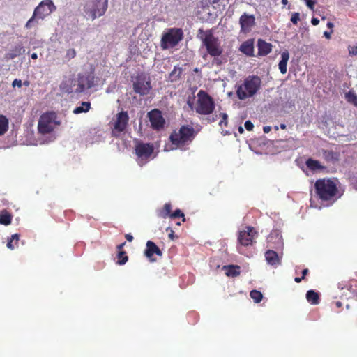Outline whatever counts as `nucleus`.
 I'll return each mask as SVG.
<instances>
[{
    "mask_svg": "<svg viewBox=\"0 0 357 357\" xmlns=\"http://www.w3.org/2000/svg\"><path fill=\"white\" fill-rule=\"evenodd\" d=\"M197 38L201 40L202 46L206 48L207 54L213 58V66H220L227 61L225 58L221 57L223 48L219 38L213 35L212 29L204 31L199 29Z\"/></svg>",
    "mask_w": 357,
    "mask_h": 357,
    "instance_id": "nucleus-1",
    "label": "nucleus"
},
{
    "mask_svg": "<svg viewBox=\"0 0 357 357\" xmlns=\"http://www.w3.org/2000/svg\"><path fill=\"white\" fill-rule=\"evenodd\" d=\"M195 135L194 128L189 125L181 126L178 130H174L169 137L172 149H183L192 142Z\"/></svg>",
    "mask_w": 357,
    "mask_h": 357,
    "instance_id": "nucleus-2",
    "label": "nucleus"
},
{
    "mask_svg": "<svg viewBox=\"0 0 357 357\" xmlns=\"http://www.w3.org/2000/svg\"><path fill=\"white\" fill-rule=\"evenodd\" d=\"M261 80L257 75H249L236 89V96L240 100H245L255 95L261 87Z\"/></svg>",
    "mask_w": 357,
    "mask_h": 357,
    "instance_id": "nucleus-3",
    "label": "nucleus"
},
{
    "mask_svg": "<svg viewBox=\"0 0 357 357\" xmlns=\"http://www.w3.org/2000/svg\"><path fill=\"white\" fill-rule=\"evenodd\" d=\"M317 196L321 201H329L335 197L337 192L336 184L330 179H319L314 183Z\"/></svg>",
    "mask_w": 357,
    "mask_h": 357,
    "instance_id": "nucleus-4",
    "label": "nucleus"
},
{
    "mask_svg": "<svg viewBox=\"0 0 357 357\" xmlns=\"http://www.w3.org/2000/svg\"><path fill=\"white\" fill-rule=\"evenodd\" d=\"M108 8V0H86L83 6L86 16L92 20L105 15Z\"/></svg>",
    "mask_w": 357,
    "mask_h": 357,
    "instance_id": "nucleus-5",
    "label": "nucleus"
},
{
    "mask_svg": "<svg viewBox=\"0 0 357 357\" xmlns=\"http://www.w3.org/2000/svg\"><path fill=\"white\" fill-rule=\"evenodd\" d=\"M195 109L197 114L209 115L215 109L214 100L207 92L200 90L197 93V100Z\"/></svg>",
    "mask_w": 357,
    "mask_h": 357,
    "instance_id": "nucleus-6",
    "label": "nucleus"
},
{
    "mask_svg": "<svg viewBox=\"0 0 357 357\" xmlns=\"http://www.w3.org/2000/svg\"><path fill=\"white\" fill-rule=\"evenodd\" d=\"M55 10L56 6L52 0L42 1L35 8L32 17L26 22L25 27L27 29L31 28L36 19L43 20L46 16L50 15Z\"/></svg>",
    "mask_w": 357,
    "mask_h": 357,
    "instance_id": "nucleus-7",
    "label": "nucleus"
},
{
    "mask_svg": "<svg viewBox=\"0 0 357 357\" xmlns=\"http://www.w3.org/2000/svg\"><path fill=\"white\" fill-rule=\"evenodd\" d=\"M183 38V31L180 28H171L165 33L161 38L162 50L174 47Z\"/></svg>",
    "mask_w": 357,
    "mask_h": 357,
    "instance_id": "nucleus-8",
    "label": "nucleus"
},
{
    "mask_svg": "<svg viewBox=\"0 0 357 357\" xmlns=\"http://www.w3.org/2000/svg\"><path fill=\"white\" fill-rule=\"evenodd\" d=\"M57 115L54 112H49L43 114L38 121V130L43 135L52 132L55 125H59L60 122L56 121Z\"/></svg>",
    "mask_w": 357,
    "mask_h": 357,
    "instance_id": "nucleus-9",
    "label": "nucleus"
},
{
    "mask_svg": "<svg viewBox=\"0 0 357 357\" xmlns=\"http://www.w3.org/2000/svg\"><path fill=\"white\" fill-rule=\"evenodd\" d=\"M133 91L141 96L148 95L151 89V79L144 73L138 74L132 80Z\"/></svg>",
    "mask_w": 357,
    "mask_h": 357,
    "instance_id": "nucleus-10",
    "label": "nucleus"
},
{
    "mask_svg": "<svg viewBox=\"0 0 357 357\" xmlns=\"http://www.w3.org/2000/svg\"><path fill=\"white\" fill-rule=\"evenodd\" d=\"M135 151L137 156V162L142 166L153 153V146L149 143L139 142L136 144Z\"/></svg>",
    "mask_w": 357,
    "mask_h": 357,
    "instance_id": "nucleus-11",
    "label": "nucleus"
},
{
    "mask_svg": "<svg viewBox=\"0 0 357 357\" xmlns=\"http://www.w3.org/2000/svg\"><path fill=\"white\" fill-rule=\"evenodd\" d=\"M257 236V232L252 227H247L246 229L239 231L238 241L243 246H249L252 244L254 238Z\"/></svg>",
    "mask_w": 357,
    "mask_h": 357,
    "instance_id": "nucleus-12",
    "label": "nucleus"
},
{
    "mask_svg": "<svg viewBox=\"0 0 357 357\" xmlns=\"http://www.w3.org/2000/svg\"><path fill=\"white\" fill-rule=\"evenodd\" d=\"M148 117L153 130H160L164 128L165 120L159 109H154L149 112Z\"/></svg>",
    "mask_w": 357,
    "mask_h": 357,
    "instance_id": "nucleus-13",
    "label": "nucleus"
},
{
    "mask_svg": "<svg viewBox=\"0 0 357 357\" xmlns=\"http://www.w3.org/2000/svg\"><path fill=\"white\" fill-rule=\"evenodd\" d=\"M129 121V116L127 112H121L116 114V119L114 122L113 127V135H115V132L118 133L123 132L128 124Z\"/></svg>",
    "mask_w": 357,
    "mask_h": 357,
    "instance_id": "nucleus-14",
    "label": "nucleus"
},
{
    "mask_svg": "<svg viewBox=\"0 0 357 357\" xmlns=\"http://www.w3.org/2000/svg\"><path fill=\"white\" fill-rule=\"evenodd\" d=\"M241 31L248 33L255 24V17L253 15H248L244 13L239 18Z\"/></svg>",
    "mask_w": 357,
    "mask_h": 357,
    "instance_id": "nucleus-15",
    "label": "nucleus"
},
{
    "mask_svg": "<svg viewBox=\"0 0 357 357\" xmlns=\"http://www.w3.org/2000/svg\"><path fill=\"white\" fill-rule=\"evenodd\" d=\"M154 254L158 256H162V252L154 242L151 241H148L146 244L144 255L149 259V260L151 262H154L156 260L155 258L153 257Z\"/></svg>",
    "mask_w": 357,
    "mask_h": 357,
    "instance_id": "nucleus-16",
    "label": "nucleus"
},
{
    "mask_svg": "<svg viewBox=\"0 0 357 357\" xmlns=\"http://www.w3.org/2000/svg\"><path fill=\"white\" fill-rule=\"evenodd\" d=\"M321 155L324 160L331 165H335L340 160V153L331 149H322Z\"/></svg>",
    "mask_w": 357,
    "mask_h": 357,
    "instance_id": "nucleus-17",
    "label": "nucleus"
},
{
    "mask_svg": "<svg viewBox=\"0 0 357 357\" xmlns=\"http://www.w3.org/2000/svg\"><path fill=\"white\" fill-rule=\"evenodd\" d=\"M258 55L264 56L268 55L272 50V45L262 39L257 41Z\"/></svg>",
    "mask_w": 357,
    "mask_h": 357,
    "instance_id": "nucleus-18",
    "label": "nucleus"
},
{
    "mask_svg": "<svg viewBox=\"0 0 357 357\" xmlns=\"http://www.w3.org/2000/svg\"><path fill=\"white\" fill-rule=\"evenodd\" d=\"M239 50L248 56H254V40L252 39L247 40L243 42L240 47Z\"/></svg>",
    "mask_w": 357,
    "mask_h": 357,
    "instance_id": "nucleus-19",
    "label": "nucleus"
},
{
    "mask_svg": "<svg viewBox=\"0 0 357 357\" xmlns=\"http://www.w3.org/2000/svg\"><path fill=\"white\" fill-rule=\"evenodd\" d=\"M93 86V78L90 76H79L78 77V89L77 91L82 92L86 88L90 89Z\"/></svg>",
    "mask_w": 357,
    "mask_h": 357,
    "instance_id": "nucleus-20",
    "label": "nucleus"
},
{
    "mask_svg": "<svg viewBox=\"0 0 357 357\" xmlns=\"http://www.w3.org/2000/svg\"><path fill=\"white\" fill-rule=\"evenodd\" d=\"M265 258L267 263L271 266L280 264V259L278 253L272 250H268L265 252Z\"/></svg>",
    "mask_w": 357,
    "mask_h": 357,
    "instance_id": "nucleus-21",
    "label": "nucleus"
},
{
    "mask_svg": "<svg viewBox=\"0 0 357 357\" xmlns=\"http://www.w3.org/2000/svg\"><path fill=\"white\" fill-rule=\"evenodd\" d=\"M289 59V54L287 50L281 54V60L279 62L278 67L282 74H285L287 71V66Z\"/></svg>",
    "mask_w": 357,
    "mask_h": 357,
    "instance_id": "nucleus-22",
    "label": "nucleus"
},
{
    "mask_svg": "<svg viewBox=\"0 0 357 357\" xmlns=\"http://www.w3.org/2000/svg\"><path fill=\"white\" fill-rule=\"evenodd\" d=\"M171 214H172V205L170 203L165 204V205L163 206L162 208H161L157 211L158 216L161 218H167V217L170 218Z\"/></svg>",
    "mask_w": 357,
    "mask_h": 357,
    "instance_id": "nucleus-23",
    "label": "nucleus"
},
{
    "mask_svg": "<svg viewBox=\"0 0 357 357\" xmlns=\"http://www.w3.org/2000/svg\"><path fill=\"white\" fill-rule=\"evenodd\" d=\"M307 301L312 305H317L319 303V294L314 290H309L306 294Z\"/></svg>",
    "mask_w": 357,
    "mask_h": 357,
    "instance_id": "nucleus-24",
    "label": "nucleus"
},
{
    "mask_svg": "<svg viewBox=\"0 0 357 357\" xmlns=\"http://www.w3.org/2000/svg\"><path fill=\"white\" fill-rule=\"evenodd\" d=\"M13 219V215L6 210H2L0 211V224L3 225H9Z\"/></svg>",
    "mask_w": 357,
    "mask_h": 357,
    "instance_id": "nucleus-25",
    "label": "nucleus"
},
{
    "mask_svg": "<svg viewBox=\"0 0 357 357\" xmlns=\"http://www.w3.org/2000/svg\"><path fill=\"white\" fill-rule=\"evenodd\" d=\"M22 47L21 45L15 46L9 52L5 54V59L8 61L13 59L22 54Z\"/></svg>",
    "mask_w": 357,
    "mask_h": 357,
    "instance_id": "nucleus-26",
    "label": "nucleus"
},
{
    "mask_svg": "<svg viewBox=\"0 0 357 357\" xmlns=\"http://www.w3.org/2000/svg\"><path fill=\"white\" fill-rule=\"evenodd\" d=\"M305 165L307 167L312 171L319 170L324 168V167L320 164L319 161L313 160L312 158L307 159L305 162Z\"/></svg>",
    "mask_w": 357,
    "mask_h": 357,
    "instance_id": "nucleus-27",
    "label": "nucleus"
},
{
    "mask_svg": "<svg viewBox=\"0 0 357 357\" xmlns=\"http://www.w3.org/2000/svg\"><path fill=\"white\" fill-rule=\"evenodd\" d=\"M183 73V69L178 66H174L173 70L169 73V79L173 82L178 81L181 78V75Z\"/></svg>",
    "mask_w": 357,
    "mask_h": 357,
    "instance_id": "nucleus-28",
    "label": "nucleus"
},
{
    "mask_svg": "<svg viewBox=\"0 0 357 357\" xmlns=\"http://www.w3.org/2000/svg\"><path fill=\"white\" fill-rule=\"evenodd\" d=\"M224 268L227 269L226 275L229 277H236L240 274V267L238 266H225Z\"/></svg>",
    "mask_w": 357,
    "mask_h": 357,
    "instance_id": "nucleus-29",
    "label": "nucleus"
},
{
    "mask_svg": "<svg viewBox=\"0 0 357 357\" xmlns=\"http://www.w3.org/2000/svg\"><path fill=\"white\" fill-rule=\"evenodd\" d=\"M9 121L8 118L0 114V136L4 135L8 129Z\"/></svg>",
    "mask_w": 357,
    "mask_h": 357,
    "instance_id": "nucleus-30",
    "label": "nucleus"
},
{
    "mask_svg": "<svg viewBox=\"0 0 357 357\" xmlns=\"http://www.w3.org/2000/svg\"><path fill=\"white\" fill-rule=\"evenodd\" d=\"M91 109V103L89 102H83L81 106L77 107L73 109L75 114H78L82 112H87Z\"/></svg>",
    "mask_w": 357,
    "mask_h": 357,
    "instance_id": "nucleus-31",
    "label": "nucleus"
},
{
    "mask_svg": "<svg viewBox=\"0 0 357 357\" xmlns=\"http://www.w3.org/2000/svg\"><path fill=\"white\" fill-rule=\"evenodd\" d=\"M20 239V235L17 234H15L11 236L10 238L8 241L7 247L10 250H13L15 248L17 247L18 241Z\"/></svg>",
    "mask_w": 357,
    "mask_h": 357,
    "instance_id": "nucleus-32",
    "label": "nucleus"
},
{
    "mask_svg": "<svg viewBox=\"0 0 357 357\" xmlns=\"http://www.w3.org/2000/svg\"><path fill=\"white\" fill-rule=\"evenodd\" d=\"M345 98L348 102L357 106V95L354 91H349V92L346 93Z\"/></svg>",
    "mask_w": 357,
    "mask_h": 357,
    "instance_id": "nucleus-33",
    "label": "nucleus"
},
{
    "mask_svg": "<svg viewBox=\"0 0 357 357\" xmlns=\"http://www.w3.org/2000/svg\"><path fill=\"white\" fill-rule=\"evenodd\" d=\"M117 259L118 264L123 265L128 261V257L125 251H119L117 255Z\"/></svg>",
    "mask_w": 357,
    "mask_h": 357,
    "instance_id": "nucleus-34",
    "label": "nucleus"
},
{
    "mask_svg": "<svg viewBox=\"0 0 357 357\" xmlns=\"http://www.w3.org/2000/svg\"><path fill=\"white\" fill-rule=\"evenodd\" d=\"M250 296L256 303H259L263 298L261 292L257 290H252L250 293Z\"/></svg>",
    "mask_w": 357,
    "mask_h": 357,
    "instance_id": "nucleus-35",
    "label": "nucleus"
},
{
    "mask_svg": "<svg viewBox=\"0 0 357 357\" xmlns=\"http://www.w3.org/2000/svg\"><path fill=\"white\" fill-rule=\"evenodd\" d=\"M180 217L183 218V220H182L183 222L185 221L184 213L180 209H176L174 212L172 213V214L170 215V218H172V219L180 218Z\"/></svg>",
    "mask_w": 357,
    "mask_h": 357,
    "instance_id": "nucleus-36",
    "label": "nucleus"
},
{
    "mask_svg": "<svg viewBox=\"0 0 357 357\" xmlns=\"http://www.w3.org/2000/svg\"><path fill=\"white\" fill-rule=\"evenodd\" d=\"M220 116H221L222 119L220 120L219 124L222 127L223 126H227L228 124V116L226 113H220Z\"/></svg>",
    "mask_w": 357,
    "mask_h": 357,
    "instance_id": "nucleus-37",
    "label": "nucleus"
},
{
    "mask_svg": "<svg viewBox=\"0 0 357 357\" xmlns=\"http://www.w3.org/2000/svg\"><path fill=\"white\" fill-rule=\"evenodd\" d=\"M290 20L294 25H297L298 22L300 21V13L297 12L293 13Z\"/></svg>",
    "mask_w": 357,
    "mask_h": 357,
    "instance_id": "nucleus-38",
    "label": "nucleus"
},
{
    "mask_svg": "<svg viewBox=\"0 0 357 357\" xmlns=\"http://www.w3.org/2000/svg\"><path fill=\"white\" fill-rule=\"evenodd\" d=\"M349 54L350 56H356L357 55V43L354 46H349Z\"/></svg>",
    "mask_w": 357,
    "mask_h": 357,
    "instance_id": "nucleus-39",
    "label": "nucleus"
},
{
    "mask_svg": "<svg viewBox=\"0 0 357 357\" xmlns=\"http://www.w3.org/2000/svg\"><path fill=\"white\" fill-rule=\"evenodd\" d=\"M66 56L69 59H73V58L75 57V56H76V51L74 49H69L67 51Z\"/></svg>",
    "mask_w": 357,
    "mask_h": 357,
    "instance_id": "nucleus-40",
    "label": "nucleus"
},
{
    "mask_svg": "<svg viewBox=\"0 0 357 357\" xmlns=\"http://www.w3.org/2000/svg\"><path fill=\"white\" fill-rule=\"evenodd\" d=\"M245 128L248 130V131H252L254 128V125L253 123L250 121H246L245 122Z\"/></svg>",
    "mask_w": 357,
    "mask_h": 357,
    "instance_id": "nucleus-41",
    "label": "nucleus"
},
{
    "mask_svg": "<svg viewBox=\"0 0 357 357\" xmlns=\"http://www.w3.org/2000/svg\"><path fill=\"white\" fill-rule=\"evenodd\" d=\"M305 1L307 6L310 9L313 10L314 8V4L316 3V2L314 0H305Z\"/></svg>",
    "mask_w": 357,
    "mask_h": 357,
    "instance_id": "nucleus-42",
    "label": "nucleus"
},
{
    "mask_svg": "<svg viewBox=\"0 0 357 357\" xmlns=\"http://www.w3.org/2000/svg\"><path fill=\"white\" fill-rule=\"evenodd\" d=\"M22 81L19 79H15L12 83V85L13 87L17 86L21 87L22 86Z\"/></svg>",
    "mask_w": 357,
    "mask_h": 357,
    "instance_id": "nucleus-43",
    "label": "nucleus"
},
{
    "mask_svg": "<svg viewBox=\"0 0 357 357\" xmlns=\"http://www.w3.org/2000/svg\"><path fill=\"white\" fill-rule=\"evenodd\" d=\"M166 230H167V231H169V233L168 235L169 238L170 239L173 240L174 237V231L170 227H167Z\"/></svg>",
    "mask_w": 357,
    "mask_h": 357,
    "instance_id": "nucleus-44",
    "label": "nucleus"
},
{
    "mask_svg": "<svg viewBox=\"0 0 357 357\" xmlns=\"http://www.w3.org/2000/svg\"><path fill=\"white\" fill-rule=\"evenodd\" d=\"M311 23L312 24V25L317 26L319 23V20L318 18H316V17H312V20H311Z\"/></svg>",
    "mask_w": 357,
    "mask_h": 357,
    "instance_id": "nucleus-45",
    "label": "nucleus"
},
{
    "mask_svg": "<svg viewBox=\"0 0 357 357\" xmlns=\"http://www.w3.org/2000/svg\"><path fill=\"white\" fill-rule=\"evenodd\" d=\"M125 238H126L127 241L130 242L133 241V236L130 234H126L125 235Z\"/></svg>",
    "mask_w": 357,
    "mask_h": 357,
    "instance_id": "nucleus-46",
    "label": "nucleus"
},
{
    "mask_svg": "<svg viewBox=\"0 0 357 357\" xmlns=\"http://www.w3.org/2000/svg\"><path fill=\"white\" fill-rule=\"evenodd\" d=\"M125 245H126V242H123V243H121V244H119V245H118L116 246V248L119 250V251H123L122 249H123V248L124 247Z\"/></svg>",
    "mask_w": 357,
    "mask_h": 357,
    "instance_id": "nucleus-47",
    "label": "nucleus"
},
{
    "mask_svg": "<svg viewBox=\"0 0 357 357\" xmlns=\"http://www.w3.org/2000/svg\"><path fill=\"white\" fill-rule=\"evenodd\" d=\"M309 273V270L307 268H305L302 271V278L305 279V275Z\"/></svg>",
    "mask_w": 357,
    "mask_h": 357,
    "instance_id": "nucleus-48",
    "label": "nucleus"
},
{
    "mask_svg": "<svg viewBox=\"0 0 357 357\" xmlns=\"http://www.w3.org/2000/svg\"><path fill=\"white\" fill-rule=\"evenodd\" d=\"M331 33H332V31H331V32L324 31V36L327 39H330V38H331Z\"/></svg>",
    "mask_w": 357,
    "mask_h": 357,
    "instance_id": "nucleus-49",
    "label": "nucleus"
},
{
    "mask_svg": "<svg viewBox=\"0 0 357 357\" xmlns=\"http://www.w3.org/2000/svg\"><path fill=\"white\" fill-rule=\"evenodd\" d=\"M303 280H304L303 278H302V277H296L294 278V281L296 282V283H299L301 282Z\"/></svg>",
    "mask_w": 357,
    "mask_h": 357,
    "instance_id": "nucleus-50",
    "label": "nucleus"
},
{
    "mask_svg": "<svg viewBox=\"0 0 357 357\" xmlns=\"http://www.w3.org/2000/svg\"><path fill=\"white\" fill-rule=\"evenodd\" d=\"M271 130V128L269 126L264 127V132L267 133Z\"/></svg>",
    "mask_w": 357,
    "mask_h": 357,
    "instance_id": "nucleus-51",
    "label": "nucleus"
},
{
    "mask_svg": "<svg viewBox=\"0 0 357 357\" xmlns=\"http://www.w3.org/2000/svg\"><path fill=\"white\" fill-rule=\"evenodd\" d=\"M335 305L337 307L340 308L342 306V303L340 301H336Z\"/></svg>",
    "mask_w": 357,
    "mask_h": 357,
    "instance_id": "nucleus-52",
    "label": "nucleus"
},
{
    "mask_svg": "<svg viewBox=\"0 0 357 357\" xmlns=\"http://www.w3.org/2000/svg\"><path fill=\"white\" fill-rule=\"evenodd\" d=\"M333 26H334V25H333V23H332L331 22H328L327 23V26H328V28H329V29H332V28L333 27Z\"/></svg>",
    "mask_w": 357,
    "mask_h": 357,
    "instance_id": "nucleus-53",
    "label": "nucleus"
},
{
    "mask_svg": "<svg viewBox=\"0 0 357 357\" xmlns=\"http://www.w3.org/2000/svg\"><path fill=\"white\" fill-rule=\"evenodd\" d=\"M31 57L32 59H36L38 58V55L36 53H33L31 55Z\"/></svg>",
    "mask_w": 357,
    "mask_h": 357,
    "instance_id": "nucleus-54",
    "label": "nucleus"
},
{
    "mask_svg": "<svg viewBox=\"0 0 357 357\" xmlns=\"http://www.w3.org/2000/svg\"><path fill=\"white\" fill-rule=\"evenodd\" d=\"M243 131H244V130H243V127L240 126V127L238 128V132H239V133L242 134V133L243 132Z\"/></svg>",
    "mask_w": 357,
    "mask_h": 357,
    "instance_id": "nucleus-55",
    "label": "nucleus"
},
{
    "mask_svg": "<svg viewBox=\"0 0 357 357\" xmlns=\"http://www.w3.org/2000/svg\"><path fill=\"white\" fill-rule=\"evenodd\" d=\"M282 3L283 5H287L288 3V0H282Z\"/></svg>",
    "mask_w": 357,
    "mask_h": 357,
    "instance_id": "nucleus-56",
    "label": "nucleus"
},
{
    "mask_svg": "<svg viewBox=\"0 0 357 357\" xmlns=\"http://www.w3.org/2000/svg\"><path fill=\"white\" fill-rule=\"evenodd\" d=\"M188 105H189L191 108H192V106H193V103H192V102H190V100H188Z\"/></svg>",
    "mask_w": 357,
    "mask_h": 357,
    "instance_id": "nucleus-57",
    "label": "nucleus"
},
{
    "mask_svg": "<svg viewBox=\"0 0 357 357\" xmlns=\"http://www.w3.org/2000/svg\"><path fill=\"white\" fill-rule=\"evenodd\" d=\"M24 84L26 85V86H29V82L28 81H25L24 82Z\"/></svg>",
    "mask_w": 357,
    "mask_h": 357,
    "instance_id": "nucleus-58",
    "label": "nucleus"
},
{
    "mask_svg": "<svg viewBox=\"0 0 357 357\" xmlns=\"http://www.w3.org/2000/svg\"><path fill=\"white\" fill-rule=\"evenodd\" d=\"M280 127L282 129H284L286 128V126L284 124H281Z\"/></svg>",
    "mask_w": 357,
    "mask_h": 357,
    "instance_id": "nucleus-59",
    "label": "nucleus"
}]
</instances>
